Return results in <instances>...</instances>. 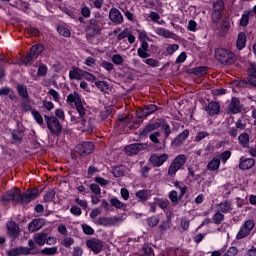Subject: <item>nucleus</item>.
Listing matches in <instances>:
<instances>
[{
    "label": "nucleus",
    "instance_id": "f257e3e1",
    "mask_svg": "<svg viewBox=\"0 0 256 256\" xmlns=\"http://www.w3.org/2000/svg\"><path fill=\"white\" fill-rule=\"evenodd\" d=\"M2 200L11 201L15 205H17V203L27 205V203L33 201V189L28 188V192L23 194L19 188H13L2 196Z\"/></svg>",
    "mask_w": 256,
    "mask_h": 256
},
{
    "label": "nucleus",
    "instance_id": "f03ea898",
    "mask_svg": "<svg viewBox=\"0 0 256 256\" xmlns=\"http://www.w3.org/2000/svg\"><path fill=\"white\" fill-rule=\"evenodd\" d=\"M162 129V131L164 132L165 135V139H169V137L171 136V133H173V131L171 130V126L169 125V123L167 122H152L147 124L140 132V137H148L149 133H153V131H157V129Z\"/></svg>",
    "mask_w": 256,
    "mask_h": 256
},
{
    "label": "nucleus",
    "instance_id": "7ed1b4c3",
    "mask_svg": "<svg viewBox=\"0 0 256 256\" xmlns=\"http://www.w3.org/2000/svg\"><path fill=\"white\" fill-rule=\"evenodd\" d=\"M138 39L141 42L140 47L137 50V55L140 59H147V57H151V50H149V42L151 38L147 35V31L138 30Z\"/></svg>",
    "mask_w": 256,
    "mask_h": 256
},
{
    "label": "nucleus",
    "instance_id": "20e7f679",
    "mask_svg": "<svg viewBox=\"0 0 256 256\" xmlns=\"http://www.w3.org/2000/svg\"><path fill=\"white\" fill-rule=\"evenodd\" d=\"M214 57L222 65H233L235 63V53L227 48H216Z\"/></svg>",
    "mask_w": 256,
    "mask_h": 256
},
{
    "label": "nucleus",
    "instance_id": "39448f33",
    "mask_svg": "<svg viewBox=\"0 0 256 256\" xmlns=\"http://www.w3.org/2000/svg\"><path fill=\"white\" fill-rule=\"evenodd\" d=\"M185 163H187V156L185 154L176 156L168 167V177H175L178 171L185 169Z\"/></svg>",
    "mask_w": 256,
    "mask_h": 256
},
{
    "label": "nucleus",
    "instance_id": "423d86ee",
    "mask_svg": "<svg viewBox=\"0 0 256 256\" xmlns=\"http://www.w3.org/2000/svg\"><path fill=\"white\" fill-rule=\"evenodd\" d=\"M44 119L46 121V127L49 129L51 135H54V137H61L63 125H61L59 118L55 116L44 115Z\"/></svg>",
    "mask_w": 256,
    "mask_h": 256
},
{
    "label": "nucleus",
    "instance_id": "0eeeda50",
    "mask_svg": "<svg viewBox=\"0 0 256 256\" xmlns=\"http://www.w3.org/2000/svg\"><path fill=\"white\" fill-rule=\"evenodd\" d=\"M87 37H97L103 31V22L94 17L88 21V25L85 28Z\"/></svg>",
    "mask_w": 256,
    "mask_h": 256
},
{
    "label": "nucleus",
    "instance_id": "6e6552de",
    "mask_svg": "<svg viewBox=\"0 0 256 256\" xmlns=\"http://www.w3.org/2000/svg\"><path fill=\"white\" fill-rule=\"evenodd\" d=\"M67 103L68 105H75L78 115L86 114L85 106H83V101L81 100V95L77 91L70 93L67 96Z\"/></svg>",
    "mask_w": 256,
    "mask_h": 256
},
{
    "label": "nucleus",
    "instance_id": "1a4fd4ad",
    "mask_svg": "<svg viewBox=\"0 0 256 256\" xmlns=\"http://www.w3.org/2000/svg\"><path fill=\"white\" fill-rule=\"evenodd\" d=\"M225 11V2L217 0L212 6V23H219L223 19V12Z\"/></svg>",
    "mask_w": 256,
    "mask_h": 256
},
{
    "label": "nucleus",
    "instance_id": "9d476101",
    "mask_svg": "<svg viewBox=\"0 0 256 256\" xmlns=\"http://www.w3.org/2000/svg\"><path fill=\"white\" fill-rule=\"evenodd\" d=\"M75 151L80 157H87V155H91L95 151V144L91 141H82L76 145Z\"/></svg>",
    "mask_w": 256,
    "mask_h": 256
},
{
    "label": "nucleus",
    "instance_id": "9b49d317",
    "mask_svg": "<svg viewBox=\"0 0 256 256\" xmlns=\"http://www.w3.org/2000/svg\"><path fill=\"white\" fill-rule=\"evenodd\" d=\"M253 229H255V220L253 219L246 220L241 225L240 230L236 235V239L241 240V239H245V237H249Z\"/></svg>",
    "mask_w": 256,
    "mask_h": 256
},
{
    "label": "nucleus",
    "instance_id": "f8f14e48",
    "mask_svg": "<svg viewBox=\"0 0 256 256\" xmlns=\"http://www.w3.org/2000/svg\"><path fill=\"white\" fill-rule=\"evenodd\" d=\"M167 161H169V154L152 153L149 157L148 163H151L152 167H163Z\"/></svg>",
    "mask_w": 256,
    "mask_h": 256
},
{
    "label": "nucleus",
    "instance_id": "ddd939ff",
    "mask_svg": "<svg viewBox=\"0 0 256 256\" xmlns=\"http://www.w3.org/2000/svg\"><path fill=\"white\" fill-rule=\"evenodd\" d=\"M118 120L120 121L121 125H125L130 130L139 128V125L143 123L142 118H137L136 120L131 121V117L129 115L127 116L119 115Z\"/></svg>",
    "mask_w": 256,
    "mask_h": 256
},
{
    "label": "nucleus",
    "instance_id": "4468645a",
    "mask_svg": "<svg viewBox=\"0 0 256 256\" xmlns=\"http://www.w3.org/2000/svg\"><path fill=\"white\" fill-rule=\"evenodd\" d=\"M86 246L88 249H91L95 255H99V253L103 251V241L100 239H89L86 241Z\"/></svg>",
    "mask_w": 256,
    "mask_h": 256
},
{
    "label": "nucleus",
    "instance_id": "2eb2a0df",
    "mask_svg": "<svg viewBox=\"0 0 256 256\" xmlns=\"http://www.w3.org/2000/svg\"><path fill=\"white\" fill-rule=\"evenodd\" d=\"M189 129H185L181 133H179L172 141H171V147H181L187 139H189Z\"/></svg>",
    "mask_w": 256,
    "mask_h": 256
},
{
    "label": "nucleus",
    "instance_id": "dca6fc26",
    "mask_svg": "<svg viewBox=\"0 0 256 256\" xmlns=\"http://www.w3.org/2000/svg\"><path fill=\"white\" fill-rule=\"evenodd\" d=\"M205 111L209 115V117H214V115H219V113H221V104H219V102H216V101H211L205 107Z\"/></svg>",
    "mask_w": 256,
    "mask_h": 256
},
{
    "label": "nucleus",
    "instance_id": "f3484780",
    "mask_svg": "<svg viewBox=\"0 0 256 256\" xmlns=\"http://www.w3.org/2000/svg\"><path fill=\"white\" fill-rule=\"evenodd\" d=\"M241 100L237 97H232L231 102L228 105V112L232 115H237L241 113Z\"/></svg>",
    "mask_w": 256,
    "mask_h": 256
},
{
    "label": "nucleus",
    "instance_id": "a211bd4d",
    "mask_svg": "<svg viewBox=\"0 0 256 256\" xmlns=\"http://www.w3.org/2000/svg\"><path fill=\"white\" fill-rule=\"evenodd\" d=\"M247 79L250 85L256 88V63L250 62L247 68Z\"/></svg>",
    "mask_w": 256,
    "mask_h": 256
},
{
    "label": "nucleus",
    "instance_id": "6ab92c4d",
    "mask_svg": "<svg viewBox=\"0 0 256 256\" xmlns=\"http://www.w3.org/2000/svg\"><path fill=\"white\" fill-rule=\"evenodd\" d=\"M109 19L112 23L116 25H121L123 23V14L117 8H111L109 11Z\"/></svg>",
    "mask_w": 256,
    "mask_h": 256
},
{
    "label": "nucleus",
    "instance_id": "aec40b11",
    "mask_svg": "<svg viewBox=\"0 0 256 256\" xmlns=\"http://www.w3.org/2000/svg\"><path fill=\"white\" fill-rule=\"evenodd\" d=\"M255 167V159L246 158L245 156L240 157L239 169L241 171H247L248 169H253Z\"/></svg>",
    "mask_w": 256,
    "mask_h": 256
},
{
    "label": "nucleus",
    "instance_id": "412c9836",
    "mask_svg": "<svg viewBox=\"0 0 256 256\" xmlns=\"http://www.w3.org/2000/svg\"><path fill=\"white\" fill-rule=\"evenodd\" d=\"M143 149V144L136 143L130 144L125 147L124 151L128 157H133V155H139V152Z\"/></svg>",
    "mask_w": 256,
    "mask_h": 256
},
{
    "label": "nucleus",
    "instance_id": "4be33fe9",
    "mask_svg": "<svg viewBox=\"0 0 256 256\" xmlns=\"http://www.w3.org/2000/svg\"><path fill=\"white\" fill-rule=\"evenodd\" d=\"M85 73V70L73 66L72 70L69 71V79L70 81H81L83 79V75Z\"/></svg>",
    "mask_w": 256,
    "mask_h": 256
},
{
    "label": "nucleus",
    "instance_id": "5701e85b",
    "mask_svg": "<svg viewBox=\"0 0 256 256\" xmlns=\"http://www.w3.org/2000/svg\"><path fill=\"white\" fill-rule=\"evenodd\" d=\"M7 227V234L9 237H12V239H17L19 237V226L14 221H9L6 224Z\"/></svg>",
    "mask_w": 256,
    "mask_h": 256
},
{
    "label": "nucleus",
    "instance_id": "b1692460",
    "mask_svg": "<svg viewBox=\"0 0 256 256\" xmlns=\"http://www.w3.org/2000/svg\"><path fill=\"white\" fill-rule=\"evenodd\" d=\"M31 253V249L27 247H16L8 250L7 255L8 256H21V255H29Z\"/></svg>",
    "mask_w": 256,
    "mask_h": 256
},
{
    "label": "nucleus",
    "instance_id": "393cba45",
    "mask_svg": "<svg viewBox=\"0 0 256 256\" xmlns=\"http://www.w3.org/2000/svg\"><path fill=\"white\" fill-rule=\"evenodd\" d=\"M135 197L136 199H138V203H145L149 201V199L151 198V190L149 189L138 190L135 193Z\"/></svg>",
    "mask_w": 256,
    "mask_h": 256
},
{
    "label": "nucleus",
    "instance_id": "a878e982",
    "mask_svg": "<svg viewBox=\"0 0 256 256\" xmlns=\"http://www.w3.org/2000/svg\"><path fill=\"white\" fill-rule=\"evenodd\" d=\"M247 47V34L239 32L236 40V48L238 51H243Z\"/></svg>",
    "mask_w": 256,
    "mask_h": 256
},
{
    "label": "nucleus",
    "instance_id": "bb28decb",
    "mask_svg": "<svg viewBox=\"0 0 256 256\" xmlns=\"http://www.w3.org/2000/svg\"><path fill=\"white\" fill-rule=\"evenodd\" d=\"M253 17V10H246L242 13L239 20L240 27H247L249 25V20Z\"/></svg>",
    "mask_w": 256,
    "mask_h": 256
},
{
    "label": "nucleus",
    "instance_id": "cd10ccee",
    "mask_svg": "<svg viewBox=\"0 0 256 256\" xmlns=\"http://www.w3.org/2000/svg\"><path fill=\"white\" fill-rule=\"evenodd\" d=\"M155 33L156 35H158L159 37H163L164 39H173V37H175V33L163 27H157L155 29Z\"/></svg>",
    "mask_w": 256,
    "mask_h": 256
},
{
    "label": "nucleus",
    "instance_id": "c85d7f7f",
    "mask_svg": "<svg viewBox=\"0 0 256 256\" xmlns=\"http://www.w3.org/2000/svg\"><path fill=\"white\" fill-rule=\"evenodd\" d=\"M220 167H221V161L217 156H214L206 166L208 171H219Z\"/></svg>",
    "mask_w": 256,
    "mask_h": 256
},
{
    "label": "nucleus",
    "instance_id": "c756f323",
    "mask_svg": "<svg viewBox=\"0 0 256 256\" xmlns=\"http://www.w3.org/2000/svg\"><path fill=\"white\" fill-rule=\"evenodd\" d=\"M95 225H99L102 227H111L114 221L111 217H99L96 221H94Z\"/></svg>",
    "mask_w": 256,
    "mask_h": 256
},
{
    "label": "nucleus",
    "instance_id": "7c9ffc66",
    "mask_svg": "<svg viewBox=\"0 0 256 256\" xmlns=\"http://www.w3.org/2000/svg\"><path fill=\"white\" fill-rule=\"evenodd\" d=\"M33 249H34V252H33L34 255H37V253H40V255H57V251H58L57 246L51 247V248L46 247V248L40 250V252L37 251V250L35 249V247H33Z\"/></svg>",
    "mask_w": 256,
    "mask_h": 256
},
{
    "label": "nucleus",
    "instance_id": "2f4dec72",
    "mask_svg": "<svg viewBox=\"0 0 256 256\" xmlns=\"http://www.w3.org/2000/svg\"><path fill=\"white\" fill-rule=\"evenodd\" d=\"M34 243L39 245V247H43L47 241V233H36L33 237Z\"/></svg>",
    "mask_w": 256,
    "mask_h": 256
},
{
    "label": "nucleus",
    "instance_id": "473e14b6",
    "mask_svg": "<svg viewBox=\"0 0 256 256\" xmlns=\"http://www.w3.org/2000/svg\"><path fill=\"white\" fill-rule=\"evenodd\" d=\"M71 122L75 125H81V127L84 128L87 126V119H85V114H79V116H71Z\"/></svg>",
    "mask_w": 256,
    "mask_h": 256
},
{
    "label": "nucleus",
    "instance_id": "72a5a7b5",
    "mask_svg": "<svg viewBox=\"0 0 256 256\" xmlns=\"http://www.w3.org/2000/svg\"><path fill=\"white\" fill-rule=\"evenodd\" d=\"M221 213H231V211H233V204H231V201L226 200L224 202H221L218 205Z\"/></svg>",
    "mask_w": 256,
    "mask_h": 256
},
{
    "label": "nucleus",
    "instance_id": "f704fd0d",
    "mask_svg": "<svg viewBox=\"0 0 256 256\" xmlns=\"http://www.w3.org/2000/svg\"><path fill=\"white\" fill-rule=\"evenodd\" d=\"M22 65H25L26 67H31V65H33V46L30 47L29 53L23 58Z\"/></svg>",
    "mask_w": 256,
    "mask_h": 256
},
{
    "label": "nucleus",
    "instance_id": "c9c22d12",
    "mask_svg": "<svg viewBox=\"0 0 256 256\" xmlns=\"http://www.w3.org/2000/svg\"><path fill=\"white\" fill-rule=\"evenodd\" d=\"M45 51V45L42 43L34 44L33 45V59H37L39 55H41Z\"/></svg>",
    "mask_w": 256,
    "mask_h": 256
},
{
    "label": "nucleus",
    "instance_id": "e433bc0d",
    "mask_svg": "<svg viewBox=\"0 0 256 256\" xmlns=\"http://www.w3.org/2000/svg\"><path fill=\"white\" fill-rule=\"evenodd\" d=\"M238 142L244 149L249 147V135L244 132L238 136Z\"/></svg>",
    "mask_w": 256,
    "mask_h": 256
},
{
    "label": "nucleus",
    "instance_id": "4c0bfd02",
    "mask_svg": "<svg viewBox=\"0 0 256 256\" xmlns=\"http://www.w3.org/2000/svg\"><path fill=\"white\" fill-rule=\"evenodd\" d=\"M56 31L62 37H67V38L71 37V30H69V28H67V26L65 25H58L56 28Z\"/></svg>",
    "mask_w": 256,
    "mask_h": 256
},
{
    "label": "nucleus",
    "instance_id": "58836bf2",
    "mask_svg": "<svg viewBox=\"0 0 256 256\" xmlns=\"http://www.w3.org/2000/svg\"><path fill=\"white\" fill-rule=\"evenodd\" d=\"M190 73L192 75H196L197 77H205V74L207 73L205 71V66H198L190 69Z\"/></svg>",
    "mask_w": 256,
    "mask_h": 256
},
{
    "label": "nucleus",
    "instance_id": "ea45409f",
    "mask_svg": "<svg viewBox=\"0 0 256 256\" xmlns=\"http://www.w3.org/2000/svg\"><path fill=\"white\" fill-rule=\"evenodd\" d=\"M142 253L144 256H155V251L153 250V246L147 243H144L142 245Z\"/></svg>",
    "mask_w": 256,
    "mask_h": 256
},
{
    "label": "nucleus",
    "instance_id": "a19ab883",
    "mask_svg": "<svg viewBox=\"0 0 256 256\" xmlns=\"http://www.w3.org/2000/svg\"><path fill=\"white\" fill-rule=\"evenodd\" d=\"M111 207H115V209H125L127 207V204L121 202L118 198H111L110 199Z\"/></svg>",
    "mask_w": 256,
    "mask_h": 256
},
{
    "label": "nucleus",
    "instance_id": "79ce46f5",
    "mask_svg": "<svg viewBox=\"0 0 256 256\" xmlns=\"http://www.w3.org/2000/svg\"><path fill=\"white\" fill-rule=\"evenodd\" d=\"M231 155L232 153L229 150H226L222 153H220L219 155H217V158L219 159V161L225 165V163H227V161H229V159H231Z\"/></svg>",
    "mask_w": 256,
    "mask_h": 256
},
{
    "label": "nucleus",
    "instance_id": "37998d69",
    "mask_svg": "<svg viewBox=\"0 0 256 256\" xmlns=\"http://www.w3.org/2000/svg\"><path fill=\"white\" fill-rule=\"evenodd\" d=\"M97 89L105 93V91H109V83L106 81L98 80L95 82Z\"/></svg>",
    "mask_w": 256,
    "mask_h": 256
},
{
    "label": "nucleus",
    "instance_id": "c03bdc74",
    "mask_svg": "<svg viewBox=\"0 0 256 256\" xmlns=\"http://www.w3.org/2000/svg\"><path fill=\"white\" fill-rule=\"evenodd\" d=\"M61 245L66 249H71V246L75 245V238L67 236L61 241Z\"/></svg>",
    "mask_w": 256,
    "mask_h": 256
},
{
    "label": "nucleus",
    "instance_id": "a18cd8bd",
    "mask_svg": "<svg viewBox=\"0 0 256 256\" xmlns=\"http://www.w3.org/2000/svg\"><path fill=\"white\" fill-rule=\"evenodd\" d=\"M33 117L36 123L40 125V127L45 128V122L43 120V116L41 115V113H39L37 110H33Z\"/></svg>",
    "mask_w": 256,
    "mask_h": 256
},
{
    "label": "nucleus",
    "instance_id": "49530a36",
    "mask_svg": "<svg viewBox=\"0 0 256 256\" xmlns=\"http://www.w3.org/2000/svg\"><path fill=\"white\" fill-rule=\"evenodd\" d=\"M144 63L146 65H148V67H161V62H159V60H155V58H149L147 57L145 60H144Z\"/></svg>",
    "mask_w": 256,
    "mask_h": 256
},
{
    "label": "nucleus",
    "instance_id": "de8ad7c7",
    "mask_svg": "<svg viewBox=\"0 0 256 256\" xmlns=\"http://www.w3.org/2000/svg\"><path fill=\"white\" fill-rule=\"evenodd\" d=\"M213 221H214L215 225H221V223H223V221H225V215L223 213H221L220 211H218L213 215Z\"/></svg>",
    "mask_w": 256,
    "mask_h": 256
},
{
    "label": "nucleus",
    "instance_id": "09e8293b",
    "mask_svg": "<svg viewBox=\"0 0 256 256\" xmlns=\"http://www.w3.org/2000/svg\"><path fill=\"white\" fill-rule=\"evenodd\" d=\"M55 195H57L55 190L48 191L44 196L45 203H53V201H55Z\"/></svg>",
    "mask_w": 256,
    "mask_h": 256
},
{
    "label": "nucleus",
    "instance_id": "8fccbe9b",
    "mask_svg": "<svg viewBox=\"0 0 256 256\" xmlns=\"http://www.w3.org/2000/svg\"><path fill=\"white\" fill-rule=\"evenodd\" d=\"M43 225H45V220L41 218H36L33 220V231H39V229H42Z\"/></svg>",
    "mask_w": 256,
    "mask_h": 256
},
{
    "label": "nucleus",
    "instance_id": "3c124183",
    "mask_svg": "<svg viewBox=\"0 0 256 256\" xmlns=\"http://www.w3.org/2000/svg\"><path fill=\"white\" fill-rule=\"evenodd\" d=\"M12 139H13L14 143H21V140L23 139V131L14 130L12 132Z\"/></svg>",
    "mask_w": 256,
    "mask_h": 256
},
{
    "label": "nucleus",
    "instance_id": "603ef678",
    "mask_svg": "<svg viewBox=\"0 0 256 256\" xmlns=\"http://www.w3.org/2000/svg\"><path fill=\"white\" fill-rule=\"evenodd\" d=\"M159 216H150L147 218V225L149 227H157L159 225Z\"/></svg>",
    "mask_w": 256,
    "mask_h": 256
},
{
    "label": "nucleus",
    "instance_id": "864d4df0",
    "mask_svg": "<svg viewBox=\"0 0 256 256\" xmlns=\"http://www.w3.org/2000/svg\"><path fill=\"white\" fill-rule=\"evenodd\" d=\"M143 161L140 162V174L145 178L147 179V177H149V171H151V167H149V165H145L143 166Z\"/></svg>",
    "mask_w": 256,
    "mask_h": 256
},
{
    "label": "nucleus",
    "instance_id": "5fc2aeb1",
    "mask_svg": "<svg viewBox=\"0 0 256 256\" xmlns=\"http://www.w3.org/2000/svg\"><path fill=\"white\" fill-rule=\"evenodd\" d=\"M47 71H49V68L45 64H40L37 71L38 77H45L47 75Z\"/></svg>",
    "mask_w": 256,
    "mask_h": 256
},
{
    "label": "nucleus",
    "instance_id": "6e6d98bb",
    "mask_svg": "<svg viewBox=\"0 0 256 256\" xmlns=\"http://www.w3.org/2000/svg\"><path fill=\"white\" fill-rule=\"evenodd\" d=\"M207 137H209V132L200 131V132H197V134L195 136V141H196V143H199V142L203 141V139H207Z\"/></svg>",
    "mask_w": 256,
    "mask_h": 256
},
{
    "label": "nucleus",
    "instance_id": "4d7b16f0",
    "mask_svg": "<svg viewBox=\"0 0 256 256\" xmlns=\"http://www.w3.org/2000/svg\"><path fill=\"white\" fill-rule=\"evenodd\" d=\"M84 235H95V229L88 224L81 225Z\"/></svg>",
    "mask_w": 256,
    "mask_h": 256
},
{
    "label": "nucleus",
    "instance_id": "13d9d810",
    "mask_svg": "<svg viewBox=\"0 0 256 256\" xmlns=\"http://www.w3.org/2000/svg\"><path fill=\"white\" fill-rule=\"evenodd\" d=\"M144 109L146 110L147 115H153L155 111H158L159 107L155 104H148L144 106Z\"/></svg>",
    "mask_w": 256,
    "mask_h": 256
},
{
    "label": "nucleus",
    "instance_id": "bf43d9fd",
    "mask_svg": "<svg viewBox=\"0 0 256 256\" xmlns=\"http://www.w3.org/2000/svg\"><path fill=\"white\" fill-rule=\"evenodd\" d=\"M112 175L116 178L124 177L125 172L123 171V169H121V167L114 166L112 169Z\"/></svg>",
    "mask_w": 256,
    "mask_h": 256
},
{
    "label": "nucleus",
    "instance_id": "052dcab7",
    "mask_svg": "<svg viewBox=\"0 0 256 256\" xmlns=\"http://www.w3.org/2000/svg\"><path fill=\"white\" fill-rule=\"evenodd\" d=\"M112 62L114 65H123L125 63V59H123V56L121 54H114L112 56Z\"/></svg>",
    "mask_w": 256,
    "mask_h": 256
},
{
    "label": "nucleus",
    "instance_id": "680f3d73",
    "mask_svg": "<svg viewBox=\"0 0 256 256\" xmlns=\"http://www.w3.org/2000/svg\"><path fill=\"white\" fill-rule=\"evenodd\" d=\"M168 197L171 203H179V193L177 190L170 191Z\"/></svg>",
    "mask_w": 256,
    "mask_h": 256
},
{
    "label": "nucleus",
    "instance_id": "e2e57ef3",
    "mask_svg": "<svg viewBox=\"0 0 256 256\" xmlns=\"http://www.w3.org/2000/svg\"><path fill=\"white\" fill-rule=\"evenodd\" d=\"M17 91L19 93L20 97H23V99H27L29 97V94L27 93V88L23 85L17 86Z\"/></svg>",
    "mask_w": 256,
    "mask_h": 256
},
{
    "label": "nucleus",
    "instance_id": "0e129e2a",
    "mask_svg": "<svg viewBox=\"0 0 256 256\" xmlns=\"http://www.w3.org/2000/svg\"><path fill=\"white\" fill-rule=\"evenodd\" d=\"M158 229L161 233H165V231H167V229H171V224L169 222V220L163 221L159 226Z\"/></svg>",
    "mask_w": 256,
    "mask_h": 256
},
{
    "label": "nucleus",
    "instance_id": "69168bd1",
    "mask_svg": "<svg viewBox=\"0 0 256 256\" xmlns=\"http://www.w3.org/2000/svg\"><path fill=\"white\" fill-rule=\"evenodd\" d=\"M159 137H161V132L159 131L153 132L149 135L150 141H152V143H155L156 145L159 144Z\"/></svg>",
    "mask_w": 256,
    "mask_h": 256
},
{
    "label": "nucleus",
    "instance_id": "338daca9",
    "mask_svg": "<svg viewBox=\"0 0 256 256\" xmlns=\"http://www.w3.org/2000/svg\"><path fill=\"white\" fill-rule=\"evenodd\" d=\"M176 51H179V44H170L166 48V53L173 55Z\"/></svg>",
    "mask_w": 256,
    "mask_h": 256
},
{
    "label": "nucleus",
    "instance_id": "774afa93",
    "mask_svg": "<svg viewBox=\"0 0 256 256\" xmlns=\"http://www.w3.org/2000/svg\"><path fill=\"white\" fill-rule=\"evenodd\" d=\"M90 191H92L96 195H101V187L97 183L90 184Z\"/></svg>",
    "mask_w": 256,
    "mask_h": 256
}]
</instances>
